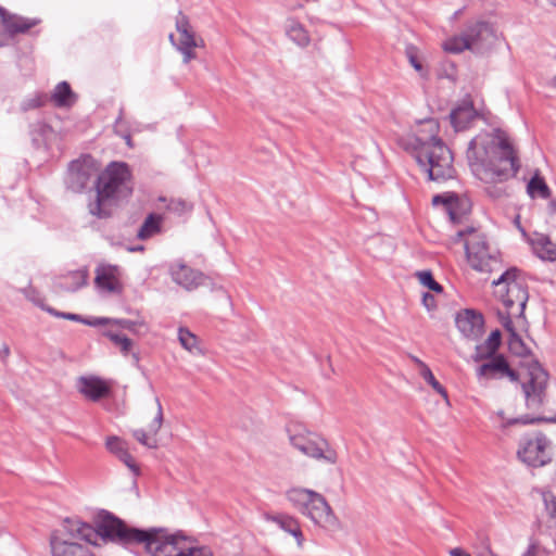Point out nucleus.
Instances as JSON below:
<instances>
[{
  "mask_svg": "<svg viewBox=\"0 0 556 556\" xmlns=\"http://www.w3.org/2000/svg\"><path fill=\"white\" fill-rule=\"evenodd\" d=\"M98 536L122 545L144 544L152 556H212L204 547H187L182 538L167 534L162 529L130 528L108 511L99 515L96 528L79 519H64L61 529L50 536L52 556H93L87 546L76 541L96 543Z\"/></svg>",
  "mask_w": 556,
  "mask_h": 556,
  "instance_id": "obj_1",
  "label": "nucleus"
},
{
  "mask_svg": "<svg viewBox=\"0 0 556 556\" xmlns=\"http://www.w3.org/2000/svg\"><path fill=\"white\" fill-rule=\"evenodd\" d=\"M466 156L472 174H517L520 170L518 153L508 135L500 128L480 132L472 138Z\"/></svg>",
  "mask_w": 556,
  "mask_h": 556,
  "instance_id": "obj_2",
  "label": "nucleus"
},
{
  "mask_svg": "<svg viewBox=\"0 0 556 556\" xmlns=\"http://www.w3.org/2000/svg\"><path fill=\"white\" fill-rule=\"evenodd\" d=\"M440 125L434 118L418 122L412 135L399 142L412 154L425 174H445L452 167L453 155L439 135Z\"/></svg>",
  "mask_w": 556,
  "mask_h": 556,
  "instance_id": "obj_3",
  "label": "nucleus"
},
{
  "mask_svg": "<svg viewBox=\"0 0 556 556\" xmlns=\"http://www.w3.org/2000/svg\"><path fill=\"white\" fill-rule=\"evenodd\" d=\"M286 497L314 523L323 528H333L337 525V518L321 494L305 488H291L286 492Z\"/></svg>",
  "mask_w": 556,
  "mask_h": 556,
  "instance_id": "obj_4",
  "label": "nucleus"
},
{
  "mask_svg": "<svg viewBox=\"0 0 556 556\" xmlns=\"http://www.w3.org/2000/svg\"><path fill=\"white\" fill-rule=\"evenodd\" d=\"M131 176H97L94 182L97 189L96 201L89 204L90 214L105 218L110 216L108 203L126 198L131 193Z\"/></svg>",
  "mask_w": 556,
  "mask_h": 556,
  "instance_id": "obj_5",
  "label": "nucleus"
},
{
  "mask_svg": "<svg viewBox=\"0 0 556 556\" xmlns=\"http://www.w3.org/2000/svg\"><path fill=\"white\" fill-rule=\"evenodd\" d=\"M465 252L470 267L480 273H491L500 268L498 252L492 249L484 233L468 227Z\"/></svg>",
  "mask_w": 556,
  "mask_h": 556,
  "instance_id": "obj_6",
  "label": "nucleus"
},
{
  "mask_svg": "<svg viewBox=\"0 0 556 556\" xmlns=\"http://www.w3.org/2000/svg\"><path fill=\"white\" fill-rule=\"evenodd\" d=\"M518 270L510 268L504 271L497 280L493 281L496 296L508 311H514L518 316H523L528 302V291L525 282L517 277Z\"/></svg>",
  "mask_w": 556,
  "mask_h": 556,
  "instance_id": "obj_7",
  "label": "nucleus"
},
{
  "mask_svg": "<svg viewBox=\"0 0 556 556\" xmlns=\"http://www.w3.org/2000/svg\"><path fill=\"white\" fill-rule=\"evenodd\" d=\"M291 445L303 455L317 460L333 465L337 463V452L329 445L327 440L306 429L294 428L289 430Z\"/></svg>",
  "mask_w": 556,
  "mask_h": 556,
  "instance_id": "obj_8",
  "label": "nucleus"
},
{
  "mask_svg": "<svg viewBox=\"0 0 556 556\" xmlns=\"http://www.w3.org/2000/svg\"><path fill=\"white\" fill-rule=\"evenodd\" d=\"M548 374L536 361L527 365V372L521 382L526 406L531 410H539L546 401Z\"/></svg>",
  "mask_w": 556,
  "mask_h": 556,
  "instance_id": "obj_9",
  "label": "nucleus"
},
{
  "mask_svg": "<svg viewBox=\"0 0 556 556\" xmlns=\"http://www.w3.org/2000/svg\"><path fill=\"white\" fill-rule=\"evenodd\" d=\"M552 442L543 433L523 438L517 451L518 458L532 467H542L552 460Z\"/></svg>",
  "mask_w": 556,
  "mask_h": 556,
  "instance_id": "obj_10",
  "label": "nucleus"
},
{
  "mask_svg": "<svg viewBox=\"0 0 556 556\" xmlns=\"http://www.w3.org/2000/svg\"><path fill=\"white\" fill-rule=\"evenodd\" d=\"M125 162H111L101 168V164L90 154H83L68 165V174H130Z\"/></svg>",
  "mask_w": 556,
  "mask_h": 556,
  "instance_id": "obj_11",
  "label": "nucleus"
},
{
  "mask_svg": "<svg viewBox=\"0 0 556 556\" xmlns=\"http://www.w3.org/2000/svg\"><path fill=\"white\" fill-rule=\"evenodd\" d=\"M485 362L477 368L479 380H493L507 378L511 382L519 379V374L510 368L506 357L502 354L484 359Z\"/></svg>",
  "mask_w": 556,
  "mask_h": 556,
  "instance_id": "obj_12",
  "label": "nucleus"
},
{
  "mask_svg": "<svg viewBox=\"0 0 556 556\" xmlns=\"http://www.w3.org/2000/svg\"><path fill=\"white\" fill-rule=\"evenodd\" d=\"M465 34L469 42V50L476 53H483L490 49L495 41L493 26L484 21L468 24L465 28Z\"/></svg>",
  "mask_w": 556,
  "mask_h": 556,
  "instance_id": "obj_13",
  "label": "nucleus"
},
{
  "mask_svg": "<svg viewBox=\"0 0 556 556\" xmlns=\"http://www.w3.org/2000/svg\"><path fill=\"white\" fill-rule=\"evenodd\" d=\"M456 327L469 340H478L483 333V316L471 309H465L456 316Z\"/></svg>",
  "mask_w": 556,
  "mask_h": 556,
  "instance_id": "obj_14",
  "label": "nucleus"
},
{
  "mask_svg": "<svg viewBox=\"0 0 556 556\" xmlns=\"http://www.w3.org/2000/svg\"><path fill=\"white\" fill-rule=\"evenodd\" d=\"M172 279L182 287L184 289L191 291L197 289L199 286L204 285L205 276L184 263H175L169 269Z\"/></svg>",
  "mask_w": 556,
  "mask_h": 556,
  "instance_id": "obj_15",
  "label": "nucleus"
},
{
  "mask_svg": "<svg viewBox=\"0 0 556 556\" xmlns=\"http://www.w3.org/2000/svg\"><path fill=\"white\" fill-rule=\"evenodd\" d=\"M156 403V414L151 424L148 427V431L143 429H136L132 431L134 438L143 446H147L148 448H156L157 447V440L155 435L159 433L162 425H163V407L159 400V397H155Z\"/></svg>",
  "mask_w": 556,
  "mask_h": 556,
  "instance_id": "obj_16",
  "label": "nucleus"
},
{
  "mask_svg": "<svg viewBox=\"0 0 556 556\" xmlns=\"http://www.w3.org/2000/svg\"><path fill=\"white\" fill-rule=\"evenodd\" d=\"M94 282L100 290L109 293H121L123 286L118 278V268L116 266L106 265L99 266L96 271Z\"/></svg>",
  "mask_w": 556,
  "mask_h": 556,
  "instance_id": "obj_17",
  "label": "nucleus"
},
{
  "mask_svg": "<svg viewBox=\"0 0 556 556\" xmlns=\"http://www.w3.org/2000/svg\"><path fill=\"white\" fill-rule=\"evenodd\" d=\"M265 520L275 523L278 528L283 530L285 532L291 534L299 547H302L304 544V535L301 530V526L298 519L293 516L287 514H269L266 513L264 515Z\"/></svg>",
  "mask_w": 556,
  "mask_h": 556,
  "instance_id": "obj_18",
  "label": "nucleus"
},
{
  "mask_svg": "<svg viewBox=\"0 0 556 556\" xmlns=\"http://www.w3.org/2000/svg\"><path fill=\"white\" fill-rule=\"evenodd\" d=\"M78 389L80 393L94 402L110 393V387L98 377H81L78 381Z\"/></svg>",
  "mask_w": 556,
  "mask_h": 556,
  "instance_id": "obj_19",
  "label": "nucleus"
},
{
  "mask_svg": "<svg viewBox=\"0 0 556 556\" xmlns=\"http://www.w3.org/2000/svg\"><path fill=\"white\" fill-rule=\"evenodd\" d=\"M477 116L471 102H464L450 113L451 124L456 131L465 129Z\"/></svg>",
  "mask_w": 556,
  "mask_h": 556,
  "instance_id": "obj_20",
  "label": "nucleus"
},
{
  "mask_svg": "<svg viewBox=\"0 0 556 556\" xmlns=\"http://www.w3.org/2000/svg\"><path fill=\"white\" fill-rule=\"evenodd\" d=\"M33 143L37 149L51 150L53 143L58 140V134L54 129L43 123H38L31 130Z\"/></svg>",
  "mask_w": 556,
  "mask_h": 556,
  "instance_id": "obj_21",
  "label": "nucleus"
},
{
  "mask_svg": "<svg viewBox=\"0 0 556 556\" xmlns=\"http://www.w3.org/2000/svg\"><path fill=\"white\" fill-rule=\"evenodd\" d=\"M88 271L79 269L61 276L55 281V287L65 292H75L87 283Z\"/></svg>",
  "mask_w": 556,
  "mask_h": 556,
  "instance_id": "obj_22",
  "label": "nucleus"
},
{
  "mask_svg": "<svg viewBox=\"0 0 556 556\" xmlns=\"http://www.w3.org/2000/svg\"><path fill=\"white\" fill-rule=\"evenodd\" d=\"M501 338L502 334L500 330L496 329L492 331L489 338L483 343H480L476 346V351L472 358L476 362H481L497 355L496 351L501 345Z\"/></svg>",
  "mask_w": 556,
  "mask_h": 556,
  "instance_id": "obj_23",
  "label": "nucleus"
},
{
  "mask_svg": "<svg viewBox=\"0 0 556 556\" xmlns=\"http://www.w3.org/2000/svg\"><path fill=\"white\" fill-rule=\"evenodd\" d=\"M534 253L542 260L556 261V243L543 233H535L531 239Z\"/></svg>",
  "mask_w": 556,
  "mask_h": 556,
  "instance_id": "obj_24",
  "label": "nucleus"
},
{
  "mask_svg": "<svg viewBox=\"0 0 556 556\" xmlns=\"http://www.w3.org/2000/svg\"><path fill=\"white\" fill-rule=\"evenodd\" d=\"M0 15L5 29L11 35L26 33L38 23V20L36 18H26L16 15L8 16L5 10L2 8H0Z\"/></svg>",
  "mask_w": 556,
  "mask_h": 556,
  "instance_id": "obj_25",
  "label": "nucleus"
},
{
  "mask_svg": "<svg viewBox=\"0 0 556 556\" xmlns=\"http://www.w3.org/2000/svg\"><path fill=\"white\" fill-rule=\"evenodd\" d=\"M285 31L288 38L301 48L307 47L311 42L308 31L304 25L293 17L287 18Z\"/></svg>",
  "mask_w": 556,
  "mask_h": 556,
  "instance_id": "obj_26",
  "label": "nucleus"
},
{
  "mask_svg": "<svg viewBox=\"0 0 556 556\" xmlns=\"http://www.w3.org/2000/svg\"><path fill=\"white\" fill-rule=\"evenodd\" d=\"M48 100L56 108H71L76 102L77 96L67 81H61L54 87Z\"/></svg>",
  "mask_w": 556,
  "mask_h": 556,
  "instance_id": "obj_27",
  "label": "nucleus"
},
{
  "mask_svg": "<svg viewBox=\"0 0 556 556\" xmlns=\"http://www.w3.org/2000/svg\"><path fill=\"white\" fill-rule=\"evenodd\" d=\"M179 36L180 38L178 43L174 41L173 34L169 35V40L177 48V50L182 53L184 62L188 63L195 58V54L192 51V49L197 47L194 34L192 30H187L186 33H179Z\"/></svg>",
  "mask_w": 556,
  "mask_h": 556,
  "instance_id": "obj_28",
  "label": "nucleus"
},
{
  "mask_svg": "<svg viewBox=\"0 0 556 556\" xmlns=\"http://www.w3.org/2000/svg\"><path fill=\"white\" fill-rule=\"evenodd\" d=\"M527 193L531 199L547 200L551 198L552 192L543 176H532L527 184Z\"/></svg>",
  "mask_w": 556,
  "mask_h": 556,
  "instance_id": "obj_29",
  "label": "nucleus"
},
{
  "mask_svg": "<svg viewBox=\"0 0 556 556\" xmlns=\"http://www.w3.org/2000/svg\"><path fill=\"white\" fill-rule=\"evenodd\" d=\"M161 222V216L150 214L139 228L137 237L141 240H146L156 235L157 232H160Z\"/></svg>",
  "mask_w": 556,
  "mask_h": 556,
  "instance_id": "obj_30",
  "label": "nucleus"
},
{
  "mask_svg": "<svg viewBox=\"0 0 556 556\" xmlns=\"http://www.w3.org/2000/svg\"><path fill=\"white\" fill-rule=\"evenodd\" d=\"M510 314H517L515 311H508L506 313H500V319L505 328V330L509 333V345L511 349H516L517 345H522V340L520 336L516 332L513 320L510 318Z\"/></svg>",
  "mask_w": 556,
  "mask_h": 556,
  "instance_id": "obj_31",
  "label": "nucleus"
},
{
  "mask_svg": "<svg viewBox=\"0 0 556 556\" xmlns=\"http://www.w3.org/2000/svg\"><path fill=\"white\" fill-rule=\"evenodd\" d=\"M160 202L166 203V210L169 213L181 216L186 213H190L193 208L192 204L181 199H169L164 197L159 198Z\"/></svg>",
  "mask_w": 556,
  "mask_h": 556,
  "instance_id": "obj_32",
  "label": "nucleus"
},
{
  "mask_svg": "<svg viewBox=\"0 0 556 556\" xmlns=\"http://www.w3.org/2000/svg\"><path fill=\"white\" fill-rule=\"evenodd\" d=\"M496 415L502 420L501 428H503V429H505V428H507L509 426H513V425H518V424L528 425V424H535V422H541V421H548V422L555 421V418H544V417H533V418H530L528 416H522V417H518V418L507 419V418H505L503 410H498L496 413Z\"/></svg>",
  "mask_w": 556,
  "mask_h": 556,
  "instance_id": "obj_33",
  "label": "nucleus"
},
{
  "mask_svg": "<svg viewBox=\"0 0 556 556\" xmlns=\"http://www.w3.org/2000/svg\"><path fill=\"white\" fill-rule=\"evenodd\" d=\"M104 336L109 338L112 343L119 349L123 355H128L131 352L134 342L122 333L114 332L112 330H108L104 332Z\"/></svg>",
  "mask_w": 556,
  "mask_h": 556,
  "instance_id": "obj_34",
  "label": "nucleus"
},
{
  "mask_svg": "<svg viewBox=\"0 0 556 556\" xmlns=\"http://www.w3.org/2000/svg\"><path fill=\"white\" fill-rule=\"evenodd\" d=\"M443 47L445 51L452 53H460L464 50H469V42L467 40L465 30L460 35L447 39Z\"/></svg>",
  "mask_w": 556,
  "mask_h": 556,
  "instance_id": "obj_35",
  "label": "nucleus"
},
{
  "mask_svg": "<svg viewBox=\"0 0 556 556\" xmlns=\"http://www.w3.org/2000/svg\"><path fill=\"white\" fill-rule=\"evenodd\" d=\"M49 99V96L42 92H35L21 102V110L27 112L43 106Z\"/></svg>",
  "mask_w": 556,
  "mask_h": 556,
  "instance_id": "obj_36",
  "label": "nucleus"
},
{
  "mask_svg": "<svg viewBox=\"0 0 556 556\" xmlns=\"http://www.w3.org/2000/svg\"><path fill=\"white\" fill-rule=\"evenodd\" d=\"M420 363V375L421 377L444 399H447L446 390L442 387V384L435 379L430 368L424 363Z\"/></svg>",
  "mask_w": 556,
  "mask_h": 556,
  "instance_id": "obj_37",
  "label": "nucleus"
},
{
  "mask_svg": "<svg viewBox=\"0 0 556 556\" xmlns=\"http://www.w3.org/2000/svg\"><path fill=\"white\" fill-rule=\"evenodd\" d=\"M178 339L184 349L189 352L198 350V338L191 331L186 328H179Z\"/></svg>",
  "mask_w": 556,
  "mask_h": 556,
  "instance_id": "obj_38",
  "label": "nucleus"
},
{
  "mask_svg": "<svg viewBox=\"0 0 556 556\" xmlns=\"http://www.w3.org/2000/svg\"><path fill=\"white\" fill-rule=\"evenodd\" d=\"M419 282L429 288L430 290L434 291V292H442L443 291V288L442 286L437 282L433 278V275L430 270H422V271H418L416 274Z\"/></svg>",
  "mask_w": 556,
  "mask_h": 556,
  "instance_id": "obj_39",
  "label": "nucleus"
},
{
  "mask_svg": "<svg viewBox=\"0 0 556 556\" xmlns=\"http://www.w3.org/2000/svg\"><path fill=\"white\" fill-rule=\"evenodd\" d=\"M106 448L118 458L127 451L126 444L118 437H109L105 442Z\"/></svg>",
  "mask_w": 556,
  "mask_h": 556,
  "instance_id": "obj_40",
  "label": "nucleus"
},
{
  "mask_svg": "<svg viewBox=\"0 0 556 556\" xmlns=\"http://www.w3.org/2000/svg\"><path fill=\"white\" fill-rule=\"evenodd\" d=\"M21 292L25 295V298L28 301L34 303L36 306H39L42 309L49 307V306H45L42 296L34 287L28 286L27 288L22 289Z\"/></svg>",
  "mask_w": 556,
  "mask_h": 556,
  "instance_id": "obj_41",
  "label": "nucleus"
},
{
  "mask_svg": "<svg viewBox=\"0 0 556 556\" xmlns=\"http://www.w3.org/2000/svg\"><path fill=\"white\" fill-rule=\"evenodd\" d=\"M113 325H116L121 328L127 329L134 333L139 332V328L144 326V323L141 320H130L125 318H113Z\"/></svg>",
  "mask_w": 556,
  "mask_h": 556,
  "instance_id": "obj_42",
  "label": "nucleus"
},
{
  "mask_svg": "<svg viewBox=\"0 0 556 556\" xmlns=\"http://www.w3.org/2000/svg\"><path fill=\"white\" fill-rule=\"evenodd\" d=\"M68 178L67 187L74 192H81L87 186L89 176H68Z\"/></svg>",
  "mask_w": 556,
  "mask_h": 556,
  "instance_id": "obj_43",
  "label": "nucleus"
},
{
  "mask_svg": "<svg viewBox=\"0 0 556 556\" xmlns=\"http://www.w3.org/2000/svg\"><path fill=\"white\" fill-rule=\"evenodd\" d=\"M123 110L119 111V114L115 121V125H114V130H115V134L121 136L126 144L131 148L132 147V141H131V137L130 135L123 128Z\"/></svg>",
  "mask_w": 556,
  "mask_h": 556,
  "instance_id": "obj_44",
  "label": "nucleus"
},
{
  "mask_svg": "<svg viewBox=\"0 0 556 556\" xmlns=\"http://www.w3.org/2000/svg\"><path fill=\"white\" fill-rule=\"evenodd\" d=\"M119 459L128 467V469L135 475H140V468L135 462L134 457L126 451L125 453H122V456Z\"/></svg>",
  "mask_w": 556,
  "mask_h": 556,
  "instance_id": "obj_45",
  "label": "nucleus"
},
{
  "mask_svg": "<svg viewBox=\"0 0 556 556\" xmlns=\"http://www.w3.org/2000/svg\"><path fill=\"white\" fill-rule=\"evenodd\" d=\"M45 311L50 313L51 315H54L56 317H62V318H65V319H68V320L80 321V323H84V324H85V320H86L80 315L73 314V313H60V312L55 311L52 307L45 308Z\"/></svg>",
  "mask_w": 556,
  "mask_h": 556,
  "instance_id": "obj_46",
  "label": "nucleus"
},
{
  "mask_svg": "<svg viewBox=\"0 0 556 556\" xmlns=\"http://www.w3.org/2000/svg\"><path fill=\"white\" fill-rule=\"evenodd\" d=\"M543 500L548 514L556 518V497L552 493H544Z\"/></svg>",
  "mask_w": 556,
  "mask_h": 556,
  "instance_id": "obj_47",
  "label": "nucleus"
},
{
  "mask_svg": "<svg viewBox=\"0 0 556 556\" xmlns=\"http://www.w3.org/2000/svg\"><path fill=\"white\" fill-rule=\"evenodd\" d=\"M176 29L178 33H186L187 30H191L188 17L181 12H179L176 18Z\"/></svg>",
  "mask_w": 556,
  "mask_h": 556,
  "instance_id": "obj_48",
  "label": "nucleus"
},
{
  "mask_svg": "<svg viewBox=\"0 0 556 556\" xmlns=\"http://www.w3.org/2000/svg\"><path fill=\"white\" fill-rule=\"evenodd\" d=\"M455 198H456V195L454 193L435 194L432 198V204L433 205H439V204L448 205Z\"/></svg>",
  "mask_w": 556,
  "mask_h": 556,
  "instance_id": "obj_49",
  "label": "nucleus"
},
{
  "mask_svg": "<svg viewBox=\"0 0 556 556\" xmlns=\"http://www.w3.org/2000/svg\"><path fill=\"white\" fill-rule=\"evenodd\" d=\"M469 238L468 228L464 230H459L451 238L452 243L457 244L462 241H464V244H466V239Z\"/></svg>",
  "mask_w": 556,
  "mask_h": 556,
  "instance_id": "obj_50",
  "label": "nucleus"
},
{
  "mask_svg": "<svg viewBox=\"0 0 556 556\" xmlns=\"http://www.w3.org/2000/svg\"><path fill=\"white\" fill-rule=\"evenodd\" d=\"M85 324L93 327L109 324L113 325V318L99 317L92 320H85Z\"/></svg>",
  "mask_w": 556,
  "mask_h": 556,
  "instance_id": "obj_51",
  "label": "nucleus"
},
{
  "mask_svg": "<svg viewBox=\"0 0 556 556\" xmlns=\"http://www.w3.org/2000/svg\"><path fill=\"white\" fill-rule=\"evenodd\" d=\"M422 304L427 307V309H432L435 307V299L432 294L426 292L422 295Z\"/></svg>",
  "mask_w": 556,
  "mask_h": 556,
  "instance_id": "obj_52",
  "label": "nucleus"
},
{
  "mask_svg": "<svg viewBox=\"0 0 556 556\" xmlns=\"http://www.w3.org/2000/svg\"><path fill=\"white\" fill-rule=\"evenodd\" d=\"M409 62L412 64V66L418 71V72H421L422 71V66L420 64V62L413 55L409 56Z\"/></svg>",
  "mask_w": 556,
  "mask_h": 556,
  "instance_id": "obj_53",
  "label": "nucleus"
},
{
  "mask_svg": "<svg viewBox=\"0 0 556 556\" xmlns=\"http://www.w3.org/2000/svg\"><path fill=\"white\" fill-rule=\"evenodd\" d=\"M450 554H451V556H471L470 554L465 553V552H463V551H462V549H459V548H453V549H451Z\"/></svg>",
  "mask_w": 556,
  "mask_h": 556,
  "instance_id": "obj_54",
  "label": "nucleus"
},
{
  "mask_svg": "<svg viewBox=\"0 0 556 556\" xmlns=\"http://www.w3.org/2000/svg\"><path fill=\"white\" fill-rule=\"evenodd\" d=\"M548 207H549L552 213L556 212V201L555 200H551L549 204H548Z\"/></svg>",
  "mask_w": 556,
  "mask_h": 556,
  "instance_id": "obj_55",
  "label": "nucleus"
},
{
  "mask_svg": "<svg viewBox=\"0 0 556 556\" xmlns=\"http://www.w3.org/2000/svg\"><path fill=\"white\" fill-rule=\"evenodd\" d=\"M430 181H437L440 178H445L446 176H428Z\"/></svg>",
  "mask_w": 556,
  "mask_h": 556,
  "instance_id": "obj_56",
  "label": "nucleus"
},
{
  "mask_svg": "<svg viewBox=\"0 0 556 556\" xmlns=\"http://www.w3.org/2000/svg\"><path fill=\"white\" fill-rule=\"evenodd\" d=\"M131 357H132L135 364L139 363V355L137 353H132Z\"/></svg>",
  "mask_w": 556,
  "mask_h": 556,
  "instance_id": "obj_57",
  "label": "nucleus"
},
{
  "mask_svg": "<svg viewBox=\"0 0 556 556\" xmlns=\"http://www.w3.org/2000/svg\"><path fill=\"white\" fill-rule=\"evenodd\" d=\"M130 251H142L143 250V247H137V248H131L129 249Z\"/></svg>",
  "mask_w": 556,
  "mask_h": 556,
  "instance_id": "obj_58",
  "label": "nucleus"
},
{
  "mask_svg": "<svg viewBox=\"0 0 556 556\" xmlns=\"http://www.w3.org/2000/svg\"><path fill=\"white\" fill-rule=\"evenodd\" d=\"M486 552H488V554H489L490 556H495V555L493 554V552L490 549V547H489V546H486Z\"/></svg>",
  "mask_w": 556,
  "mask_h": 556,
  "instance_id": "obj_59",
  "label": "nucleus"
},
{
  "mask_svg": "<svg viewBox=\"0 0 556 556\" xmlns=\"http://www.w3.org/2000/svg\"><path fill=\"white\" fill-rule=\"evenodd\" d=\"M552 5L556 7V0H547Z\"/></svg>",
  "mask_w": 556,
  "mask_h": 556,
  "instance_id": "obj_60",
  "label": "nucleus"
},
{
  "mask_svg": "<svg viewBox=\"0 0 556 556\" xmlns=\"http://www.w3.org/2000/svg\"><path fill=\"white\" fill-rule=\"evenodd\" d=\"M522 346H523V344L522 345H517L516 349H514V350L517 351V353H520V350H518V348H522Z\"/></svg>",
  "mask_w": 556,
  "mask_h": 556,
  "instance_id": "obj_61",
  "label": "nucleus"
},
{
  "mask_svg": "<svg viewBox=\"0 0 556 556\" xmlns=\"http://www.w3.org/2000/svg\"><path fill=\"white\" fill-rule=\"evenodd\" d=\"M414 361H415V363H417L420 366V363H419V362H421L420 359L414 358Z\"/></svg>",
  "mask_w": 556,
  "mask_h": 556,
  "instance_id": "obj_62",
  "label": "nucleus"
},
{
  "mask_svg": "<svg viewBox=\"0 0 556 556\" xmlns=\"http://www.w3.org/2000/svg\"><path fill=\"white\" fill-rule=\"evenodd\" d=\"M9 353V349L5 348V351H3V354H8Z\"/></svg>",
  "mask_w": 556,
  "mask_h": 556,
  "instance_id": "obj_63",
  "label": "nucleus"
},
{
  "mask_svg": "<svg viewBox=\"0 0 556 556\" xmlns=\"http://www.w3.org/2000/svg\"><path fill=\"white\" fill-rule=\"evenodd\" d=\"M9 353V349L5 348V351H3V354H8Z\"/></svg>",
  "mask_w": 556,
  "mask_h": 556,
  "instance_id": "obj_64",
  "label": "nucleus"
}]
</instances>
